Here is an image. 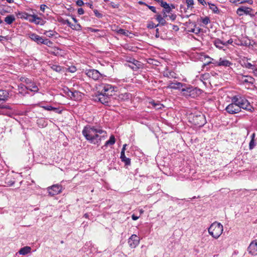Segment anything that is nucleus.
<instances>
[{"label": "nucleus", "mask_w": 257, "mask_h": 257, "mask_svg": "<svg viewBox=\"0 0 257 257\" xmlns=\"http://www.w3.org/2000/svg\"><path fill=\"white\" fill-rule=\"evenodd\" d=\"M94 133H99L100 134H106V132L103 130L101 126L89 124L84 126L82 131V135L89 143L93 142L94 138L92 137Z\"/></svg>", "instance_id": "nucleus-1"}, {"label": "nucleus", "mask_w": 257, "mask_h": 257, "mask_svg": "<svg viewBox=\"0 0 257 257\" xmlns=\"http://www.w3.org/2000/svg\"><path fill=\"white\" fill-rule=\"evenodd\" d=\"M181 88V92L182 95L186 98H195L199 96L202 92V90L200 88L195 87L191 85L184 83Z\"/></svg>", "instance_id": "nucleus-2"}, {"label": "nucleus", "mask_w": 257, "mask_h": 257, "mask_svg": "<svg viewBox=\"0 0 257 257\" xmlns=\"http://www.w3.org/2000/svg\"><path fill=\"white\" fill-rule=\"evenodd\" d=\"M231 101L234 102L240 111L241 109L252 111V106L244 96L240 94L234 95L231 98Z\"/></svg>", "instance_id": "nucleus-3"}, {"label": "nucleus", "mask_w": 257, "mask_h": 257, "mask_svg": "<svg viewBox=\"0 0 257 257\" xmlns=\"http://www.w3.org/2000/svg\"><path fill=\"white\" fill-rule=\"evenodd\" d=\"M223 230V225L217 222L212 223L208 228L209 233L215 239H217L221 235Z\"/></svg>", "instance_id": "nucleus-4"}, {"label": "nucleus", "mask_w": 257, "mask_h": 257, "mask_svg": "<svg viewBox=\"0 0 257 257\" xmlns=\"http://www.w3.org/2000/svg\"><path fill=\"white\" fill-rule=\"evenodd\" d=\"M97 89L103 94L106 95L110 99L113 92L116 91L117 87L107 83H101L97 87Z\"/></svg>", "instance_id": "nucleus-5"}, {"label": "nucleus", "mask_w": 257, "mask_h": 257, "mask_svg": "<svg viewBox=\"0 0 257 257\" xmlns=\"http://www.w3.org/2000/svg\"><path fill=\"white\" fill-rule=\"evenodd\" d=\"M91 96L92 100L100 102L106 105H109V98H108L106 95H105V94L101 93L98 90L94 94L92 95Z\"/></svg>", "instance_id": "nucleus-6"}, {"label": "nucleus", "mask_w": 257, "mask_h": 257, "mask_svg": "<svg viewBox=\"0 0 257 257\" xmlns=\"http://www.w3.org/2000/svg\"><path fill=\"white\" fill-rule=\"evenodd\" d=\"M192 122L197 127H200L204 126L207 121L205 116L203 113L199 112L194 115Z\"/></svg>", "instance_id": "nucleus-7"}, {"label": "nucleus", "mask_w": 257, "mask_h": 257, "mask_svg": "<svg viewBox=\"0 0 257 257\" xmlns=\"http://www.w3.org/2000/svg\"><path fill=\"white\" fill-rule=\"evenodd\" d=\"M236 12L239 16L245 15L249 16L251 18L255 19V15H253L254 10L251 8L241 6L237 9Z\"/></svg>", "instance_id": "nucleus-8"}, {"label": "nucleus", "mask_w": 257, "mask_h": 257, "mask_svg": "<svg viewBox=\"0 0 257 257\" xmlns=\"http://www.w3.org/2000/svg\"><path fill=\"white\" fill-rule=\"evenodd\" d=\"M125 61L131 64L127 66L133 71H137L142 66V63L140 61L131 56H126L125 57Z\"/></svg>", "instance_id": "nucleus-9"}, {"label": "nucleus", "mask_w": 257, "mask_h": 257, "mask_svg": "<svg viewBox=\"0 0 257 257\" xmlns=\"http://www.w3.org/2000/svg\"><path fill=\"white\" fill-rule=\"evenodd\" d=\"M47 189L49 194L51 196H53L60 193L62 191L63 187L61 185L54 184L48 187Z\"/></svg>", "instance_id": "nucleus-10"}, {"label": "nucleus", "mask_w": 257, "mask_h": 257, "mask_svg": "<svg viewBox=\"0 0 257 257\" xmlns=\"http://www.w3.org/2000/svg\"><path fill=\"white\" fill-rule=\"evenodd\" d=\"M85 73L88 77L91 78L94 80H98L102 76L99 71L94 69H86Z\"/></svg>", "instance_id": "nucleus-11"}, {"label": "nucleus", "mask_w": 257, "mask_h": 257, "mask_svg": "<svg viewBox=\"0 0 257 257\" xmlns=\"http://www.w3.org/2000/svg\"><path fill=\"white\" fill-rule=\"evenodd\" d=\"M225 110L229 114H234L240 112V109L236 106L234 102L231 101V103L228 104Z\"/></svg>", "instance_id": "nucleus-12"}, {"label": "nucleus", "mask_w": 257, "mask_h": 257, "mask_svg": "<svg viewBox=\"0 0 257 257\" xmlns=\"http://www.w3.org/2000/svg\"><path fill=\"white\" fill-rule=\"evenodd\" d=\"M140 242V238L136 234H133L128 239V243L131 248H135Z\"/></svg>", "instance_id": "nucleus-13"}, {"label": "nucleus", "mask_w": 257, "mask_h": 257, "mask_svg": "<svg viewBox=\"0 0 257 257\" xmlns=\"http://www.w3.org/2000/svg\"><path fill=\"white\" fill-rule=\"evenodd\" d=\"M38 105L40 107H41L47 111H53L55 112V113H57L58 114H61L62 112V110L60 109L59 108L55 107L52 106L51 105H43L42 103H39L38 104Z\"/></svg>", "instance_id": "nucleus-14"}, {"label": "nucleus", "mask_w": 257, "mask_h": 257, "mask_svg": "<svg viewBox=\"0 0 257 257\" xmlns=\"http://www.w3.org/2000/svg\"><path fill=\"white\" fill-rule=\"evenodd\" d=\"M30 22L33 23L37 25L43 26L46 24V21L34 14L32 15V19L30 20Z\"/></svg>", "instance_id": "nucleus-15"}, {"label": "nucleus", "mask_w": 257, "mask_h": 257, "mask_svg": "<svg viewBox=\"0 0 257 257\" xmlns=\"http://www.w3.org/2000/svg\"><path fill=\"white\" fill-rule=\"evenodd\" d=\"M28 37L31 40L36 42L38 45H42V41L43 39V37L40 36L36 33L30 32L28 34Z\"/></svg>", "instance_id": "nucleus-16"}, {"label": "nucleus", "mask_w": 257, "mask_h": 257, "mask_svg": "<svg viewBox=\"0 0 257 257\" xmlns=\"http://www.w3.org/2000/svg\"><path fill=\"white\" fill-rule=\"evenodd\" d=\"M247 251L249 253L252 255L257 254V240H254L251 242L248 247H247Z\"/></svg>", "instance_id": "nucleus-17"}, {"label": "nucleus", "mask_w": 257, "mask_h": 257, "mask_svg": "<svg viewBox=\"0 0 257 257\" xmlns=\"http://www.w3.org/2000/svg\"><path fill=\"white\" fill-rule=\"evenodd\" d=\"M14 175L16 174H14V172H12L11 173L8 174L5 178V182L8 186H12L15 184L16 181Z\"/></svg>", "instance_id": "nucleus-18"}, {"label": "nucleus", "mask_w": 257, "mask_h": 257, "mask_svg": "<svg viewBox=\"0 0 257 257\" xmlns=\"http://www.w3.org/2000/svg\"><path fill=\"white\" fill-rule=\"evenodd\" d=\"M183 83L179 82L176 81H174V82H170L169 85L167 86V88L173 89L175 90H181V88L183 85Z\"/></svg>", "instance_id": "nucleus-19"}, {"label": "nucleus", "mask_w": 257, "mask_h": 257, "mask_svg": "<svg viewBox=\"0 0 257 257\" xmlns=\"http://www.w3.org/2000/svg\"><path fill=\"white\" fill-rule=\"evenodd\" d=\"M160 189L159 184L157 183H154L147 187V191L150 192V194H154Z\"/></svg>", "instance_id": "nucleus-20"}, {"label": "nucleus", "mask_w": 257, "mask_h": 257, "mask_svg": "<svg viewBox=\"0 0 257 257\" xmlns=\"http://www.w3.org/2000/svg\"><path fill=\"white\" fill-rule=\"evenodd\" d=\"M160 6L163 8L162 13L170 14L172 12V10L171 9L170 7V4H168L166 2L161 1Z\"/></svg>", "instance_id": "nucleus-21"}, {"label": "nucleus", "mask_w": 257, "mask_h": 257, "mask_svg": "<svg viewBox=\"0 0 257 257\" xmlns=\"http://www.w3.org/2000/svg\"><path fill=\"white\" fill-rule=\"evenodd\" d=\"M99 133H94L93 135V138H94L93 142H90V144L97 145V146L100 145L101 141V136H100Z\"/></svg>", "instance_id": "nucleus-22"}, {"label": "nucleus", "mask_w": 257, "mask_h": 257, "mask_svg": "<svg viewBox=\"0 0 257 257\" xmlns=\"http://www.w3.org/2000/svg\"><path fill=\"white\" fill-rule=\"evenodd\" d=\"M9 97V93L6 90L0 89V101H6Z\"/></svg>", "instance_id": "nucleus-23"}, {"label": "nucleus", "mask_w": 257, "mask_h": 257, "mask_svg": "<svg viewBox=\"0 0 257 257\" xmlns=\"http://www.w3.org/2000/svg\"><path fill=\"white\" fill-rule=\"evenodd\" d=\"M218 66L229 67L232 65V63L228 60H223L221 58H220L218 63H216Z\"/></svg>", "instance_id": "nucleus-24"}, {"label": "nucleus", "mask_w": 257, "mask_h": 257, "mask_svg": "<svg viewBox=\"0 0 257 257\" xmlns=\"http://www.w3.org/2000/svg\"><path fill=\"white\" fill-rule=\"evenodd\" d=\"M115 143V139L113 135H111L108 140L106 141L105 144L102 146L101 148L103 150L105 149L108 145H112Z\"/></svg>", "instance_id": "nucleus-25"}, {"label": "nucleus", "mask_w": 257, "mask_h": 257, "mask_svg": "<svg viewBox=\"0 0 257 257\" xmlns=\"http://www.w3.org/2000/svg\"><path fill=\"white\" fill-rule=\"evenodd\" d=\"M18 15L20 16L21 19L28 20L29 22L30 20L32 19V15L29 14L26 12H19L18 13Z\"/></svg>", "instance_id": "nucleus-26"}, {"label": "nucleus", "mask_w": 257, "mask_h": 257, "mask_svg": "<svg viewBox=\"0 0 257 257\" xmlns=\"http://www.w3.org/2000/svg\"><path fill=\"white\" fill-rule=\"evenodd\" d=\"M156 20L159 22V26H165L167 24V22L164 18H162V16L161 14H158L155 16Z\"/></svg>", "instance_id": "nucleus-27"}, {"label": "nucleus", "mask_w": 257, "mask_h": 257, "mask_svg": "<svg viewBox=\"0 0 257 257\" xmlns=\"http://www.w3.org/2000/svg\"><path fill=\"white\" fill-rule=\"evenodd\" d=\"M31 250V248L30 246H26L23 247H22L19 251H18V253L22 255H26L28 253H30Z\"/></svg>", "instance_id": "nucleus-28"}, {"label": "nucleus", "mask_w": 257, "mask_h": 257, "mask_svg": "<svg viewBox=\"0 0 257 257\" xmlns=\"http://www.w3.org/2000/svg\"><path fill=\"white\" fill-rule=\"evenodd\" d=\"M80 92L77 90H74L73 91H72V92L70 93V95L69 97L72 100H76L78 99H79V97L80 96Z\"/></svg>", "instance_id": "nucleus-29"}, {"label": "nucleus", "mask_w": 257, "mask_h": 257, "mask_svg": "<svg viewBox=\"0 0 257 257\" xmlns=\"http://www.w3.org/2000/svg\"><path fill=\"white\" fill-rule=\"evenodd\" d=\"M16 20L13 15H9L5 18V22L8 25H11Z\"/></svg>", "instance_id": "nucleus-30"}, {"label": "nucleus", "mask_w": 257, "mask_h": 257, "mask_svg": "<svg viewBox=\"0 0 257 257\" xmlns=\"http://www.w3.org/2000/svg\"><path fill=\"white\" fill-rule=\"evenodd\" d=\"M243 77H247V79H245L242 80L243 84L247 83L252 85L255 81L254 78L251 76L243 75Z\"/></svg>", "instance_id": "nucleus-31"}, {"label": "nucleus", "mask_w": 257, "mask_h": 257, "mask_svg": "<svg viewBox=\"0 0 257 257\" xmlns=\"http://www.w3.org/2000/svg\"><path fill=\"white\" fill-rule=\"evenodd\" d=\"M214 45L219 49H222L224 45V42L219 39H216L213 42Z\"/></svg>", "instance_id": "nucleus-32"}, {"label": "nucleus", "mask_w": 257, "mask_h": 257, "mask_svg": "<svg viewBox=\"0 0 257 257\" xmlns=\"http://www.w3.org/2000/svg\"><path fill=\"white\" fill-rule=\"evenodd\" d=\"M207 4L209 7V9L212 11L213 13L218 14L220 13L218 8L215 5L210 2H207Z\"/></svg>", "instance_id": "nucleus-33"}, {"label": "nucleus", "mask_w": 257, "mask_h": 257, "mask_svg": "<svg viewBox=\"0 0 257 257\" xmlns=\"http://www.w3.org/2000/svg\"><path fill=\"white\" fill-rule=\"evenodd\" d=\"M29 85L27 87V89L28 90H29L31 91L34 92H38L39 90V89L37 87V86L34 84L33 82H32V83L31 84H29Z\"/></svg>", "instance_id": "nucleus-34"}, {"label": "nucleus", "mask_w": 257, "mask_h": 257, "mask_svg": "<svg viewBox=\"0 0 257 257\" xmlns=\"http://www.w3.org/2000/svg\"><path fill=\"white\" fill-rule=\"evenodd\" d=\"M42 44L46 45L48 47H51L52 46L53 43L52 41L46 38H43V41H42Z\"/></svg>", "instance_id": "nucleus-35"}, {"label": "nucleus", "mask_w": 257, "mask_h": 257, "mask_svg": "<svg viewBox=\"0 0 257 257\" xmlns=\"http://www.w3.org/2000/svg\"><path fill=\"white\" fill-rule=\"evenodd\" d=\"M120 160H121V162L124 164V166L125 167L127 168V166H128L131 165V160L129 158L125 157L123 158H121Z\"/></svg>", "instance_id": "nucleus-36"}, {"label": "nucleus", "mask_w": 257, "mask_h": 257, "mask_svg": "<svg viewBox=\"0 0 257 257\" xmlns=\"http://www.w3.org/2000/svg\"><path fill=\"white\" fill-rule=\"evenodd\" d=\"M61 23L64 25H67L69 27H70L72 29H74V27H75V25L72 24L68 19L62 20Z\"/></svg>", "instance_id": "nucleus-37"}, {"label": "nucleus", "mask_w": 257, "mask_h": 257, "mask_svg": "<svg viewBox=\"0 0 257 257\" xmlns=\"http://www.w3.org/2000/svg\"><path fill=\"white\" fill-rule=\"evenodd\" d=\"M183 2L186 4L187 9H192L194 8V0H183Z\"/></svg>", "instance_id": "nucleus-38"}, {"label": "nucleus", "mask_w": 257, "mask_h": 257, "mask_svg": "<svg viewBox=\"0 0 257 257\" xmlns=\"http://www.w3.org/2000/svg\"><path fill=\"white\" fill-rule=\"evenodd\" d=\"M54 33L57 34L55 31L53 30L45 31L43 34L46 35L47 37L51 38L54 35Z\"/></svg>", "instance_id": "nucleus-39"}, {"label": "nucleus", "mask_w": 257, "mask_h": 257, "mask_svg": "<svg viewBox=\"0 0 257 257\" xmlns=\"http://www.w3.org/2000/svg\"><path fill=\"white\" fill-rule=\"evenodd\" d=\"M51 68L53 70L57 72H60L62 71V67L58 65H53L51 66Z\"/></svg>", "instance_id": "nucleus-40"}, {"label": "nucleus", "mask_w": 257, "mask_h": 257, "mask_svg": "<svg viewBox=\"0 0 257 257\" xmlns=\"http://www.w3.org/2000/svg\"><path fill=\"white\" fill-rule=\"evenodd\" d=\"M183 25L188 27V28H189L190 27V25H191V26H193V27H196V23L195 22H192V21H191L190 20H189V21L183 24Z\"/></svg>", "instance_id": "nucleus-41"}, {"label": "nucleus", "mask_w": 257, "mask_h": 257, "mask_svg": "<svg viewBox=\"0 0 257 257\" xmlns=\"http://www.w3.org/2000/svg\"><path fill=\"white\" fill-rule=\"evenodd\" d=\"M159 26V24H157V25H156L154 22H150L148 24H147V28L148 29H154V28H155Z\"/></svg>", "instance_id": "nucleus-42"}, {"label": "nucleus", "mask_w": 257, "mask_h": 257, "mask_svg": "<svg viewBox=\"0 0 257 257\" xmlns=\"http://www.w3.org/2000/svg\"><path fill=\"white\" fill-rule=\"evenodd\" d=\"M21 81L25 82L27 84H31L32 83V80L27 77H21Z\"/></svg>", "instance_id": "nucleus-43"}, {"label": "nucleus", "mask_w": 257, "mask_h": 257, "mask_svg": "<svg viewBox=\"0 0 257 257\" xmlns=\"http://www.w3.org/2000/svg\"><path fill=\"white\" fill-rule=\"evenodd\" d=\"M93 11L95 16L97 18L100 19L103 17V15L101 13H99L97 10L94 9Z\"/></svg>", "instance_id": "nucleus-44"}, {"label": "nucleus", "mask_w": 257, "mask_h": 257, "mask_svg": "<svg viewBox=\"0 0 257 257\" xmlns=\"http://www.w3.org/2000/svg\"><path fill=\"white\" fill-rule=\"evenodd\" d=\"M63 90V92L69 97L72 91L68 87H65Z\"/></svg>", "instance_id": "nucleus-45"}, {"label": "nucleus", "mask_w": 257, "mask_h": 257, "mask_svg": "<svg viewBox=\"0 0 257 257\" xmlns=\"http://www.w3.org/2000/svg\"><path fill=\"white\" fill-rule=\"evenodd\" d=\"M202 22L203 24L207 25L210 22V19L208 17H205L202 19Z\"/></svg>", "instance_id": "nucleus-46"}, {"label": "nucleus", "mask_w": 257, "mask_h": 257, "mask_svg": "<svg viewBox=\"0 0 257 257\" xmlns=\"http://www.w3.org/2000/svg\"><path fill=\"white\" fill-rule=\"evenodd\" d=\"M109 6H110V7H111L112 8H114V9H118L120 7V5L119 4H118V3L116 4L113 2H111L109 3Z\"/></svg>", "instance_id": "nucleus-47"}, {"label": "nucleus", "mask_w": 257, "mask_h": 257, "mask_svg": "<svg viewBox=\"0 0 257 257\" xmlns=\"http://www.w3.org/2000/svg\"><path fill=\"white\" fill-rule=\"evenodd\" d=\"M168 16V18L172 21L174 22L177 18V15L175 13H170Z\"/></svg>", "instance_id": "nucleus-48"}, {"label": "nucleus", "mask_w": 257, "mask_h": 257, "mask_svg": "<svg viewBox=\"0 0 257 257\" xmlns=\"http://www.w3.org/2000/svg\"><path fill=\"white\" fill-rule=\"evenodd\" d=\"M255 145L256 144L255 142V140H250L249 143V149L250 150L253 149L254 148Z\"/></svg>", "instance_id": "nucleus-49"}, {"label": "nucleus", "mask_w": 257, "mask_h": 257, "mask_svg": "<svg viewBox=\"0 0 257 257\" xmlns=\"http://www.w3.org/2000/svg\"><path fill=\"white\" fill-rule=\"evenodd\" d=\"M54 51L51 52V54L55 55V56H58L59 55V51L61 50L60 49H59L58 47H55Z\"/></svg>", "instance_id": "nucleus-50"}, {"label": "nucleus", "mask_w": 257, "mask_h": 257, "mask_svg": "<svg viewBox=\"0 0 257 257\" xmlns=\"http://www.w3.org/2000/svg\"><path fill=\"white\" fill-rule=\"evenodd\" d=\"M204 58H208L209 59V60H211L212 61V64H213L215 66H218L216 64V63H218V62L215 61L214 59H213V58H210L209 56H207V55H203Z\"/></svg>", "instance_id": "nucleus-51"}, {"label": "nucleus", "mask_w": 257, "mask_h": 257, "mask_svg": "<svg viewBox=\"0 0 257 257\" xmlns=\"http://www.w3.org/2000/svg\"><path fill=\"white\" fill-rule=\"evenodd\" d=\"M127 32H128V31H126V30L121 29V28H120L117 31L118 33L123 35L124 36H127Z\"/></svg>", "instance_id": "nucleus-52"}, {"label": "nucleus", "mask_w": 257, "mask_h": 257, "mask_svg": "<svg viewBox=\"0 0 257 257\" xmlns=\"http://www.w3.org/2000/svg\"><path fill=\"white\" fill-rule=\"evenodd\" d=\"M68 71L71 73H74L76 71V67L74 66H72L68 68Z\"/></svg>", "instance_id": "nucleus-53"}, {"label": "nucleus", "mask_w": 257, "mask_h": 257, "mask_svg": "<svg viewBox=\"0 0 257 257\" xmlns=\"http://www.w3.org/2000/svg\"><path fill=\"white\" fill-rule=\"evenodd\" d=\"M87 29V30L89 31H90L91 32H93V33H96V32H100V31H101V32L103 31L102 30H100L96 29H94V28H91V27H88Z\"/></svg>", "instance_id": "nucleus-54"}, {"label": "nucleus", "mask_w": 257, "mask_h": 257, "mask_svg": "<svg viewBox=\"0 0 257 257\" xmlns=\"http://www.w3.org/2000/svg\"><path fill=\"white\" fill-rule=\"evenodd\" d=\"M129 95H130V94L128 93H125L124 94H121L120 96H119V98H121V99H127L129 98Z\"/></svg>", "instance_id": "nucleus-55"}, {"label": "nucleus", "mask_w": 257, "mask_h": 257, "mask_svg": "<svg viewBox=\"0 0 257 257\" xmlns=\"http://www.w3.org/2000/svg\"><path fill=\"white\" fill-rule=\"evenodd\" d=\"M147 7L152 11L154 13H157V11L156 10V8L154 7V6H150V5H147Z\"/></svg>", "instance_id": "nucleus-56"}, {"label": "nucleus", "mask_w": 257, "mask_h": 257, "mask_svg": "<svg viewBox=\"0 0 257 257\" xmlns=\"http://www.w3.org/2000/svg\"><path fill=\"white\" fill-rule=\"evenodd\" d=\"M152 104L154 105V106L156 109H158L161 108V106H162V104L157 103L155 102L154 101L153 102H152Z\"/></svg>", "instance_id": "nucleus-57"}, {"label": "nucleus", "mask_w": 257, "mask_h": 257, "mask_svg": "<svg viewBox=\"0 0 257 257\" xmlns=\"http://www.w3.org/2000/svg\"><path fill=\"white\" fill-rule=\"evenodd\" d=\"M245 67L248 69H253L254 66L249 62L244 64Z\"/></svg>", "instance_id": "nucleus-58"}, {"label": "nucleus", "mask_w": 257, "mask_h": 257, "mask_svg": "<svg viewBox=\"0 0 257 257\" xmlns=\"http://www.w3.org/2000/svg\"><path fill=\"white\" fill-rule=\"evenodd\" d=\"M73 28H74L73 30H75L76 31H80L82 29L81 26L79 24H77L75 25V27H73Z\"/></svg>", "instance_id": "nucleus-59"}, {"label": "nucleus", "mask_w": 257, "mask_h": 257, "mask_svg": "<svg viewBox=\"0 0 257 257\" xmlns=\"http://www.w3.org/2000/svg\"><path fill=\"white\" fill-rule=\"evenodd\" d=\"M172 74H174V72H166V73H164V74L163 75L165 76V77H170V76L171 77H173Z\"/></svg>", "instance_id": "nucleus-60"}, {"label": "nucleus", "mask_w": 257, "mask_h": 257, "mask_svg": "<svg viewBox=\"0 0 257 257\" xmlns=\"http://www.w3.org/2000/svg\"><path fill=\"white\" fill-rule=\"evenodd\" d=\"M238 1H240V4L246 3L251 5L253 3V1L252 0H238Z\"/></svg>", "instance_id": "nucleus-61"}, {"label": "nucleus", "mask_w": 257, "mask_h": 257, "mask_svg": "<svg viewBox=\"0 0 257 257\" xmlns=\"http://www.w3.org/2000/svg\"><path fill=\"white\" fill-rule=\"evenodd\" d=\"M76 4L78 6H82L84 5L85 4L84 3L82 0H77L76 2Z\"/></svg>", "instance_id": "nucleus-62"}, {"label": "nucleus", "mask_w": 257, "mask_h": 257, "mask_svg": "<svg viewBox=\"0 0 257 257\" xmlns=\"http://www.w3.org/2000/svg\"><path fill=\"white\" fill-rule=\"evenodd\" d=\"M232 43H233V40L232 39H230L227 41L224 42V46H227L229 44H232Z\"/></svg>", "instance_id": "nucleus-63"}, {"label": "nucleus", "mask_w": 257, "mask_h": 257, "mask_svg": "<svg viewBox=\"0 0 257 257\" xmlns=\"http://www.w3.org/2000/svg\"><path fill=\"white\" fill-rule=\"evenodd\" d=\"M208 74H202L201 76H200V79L203 81V80H205L206 79H207V77L208 76Z\"/></svg>", "instance_id": "nucleus-64"}]
</instances>
